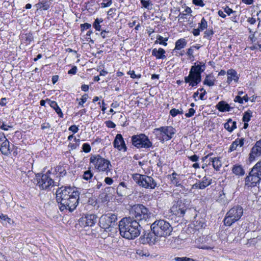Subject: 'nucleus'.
<instances>
[{"mask_svg": "<svg viewBox=\"0 0 261 261\" xmlns=\"http://www.w3.org/2000/svg\"><path fill=\"white\" fill-rule=\"evenodd\" d=\"M176 175H177V174L175 173V172H173L172 174V177H171V181L175 185H176V186H179L180 184L179 183V181H178V180L176 178Z\"/></svg>", "mask_w": 261, "mask_h": 261, "instance_id": "nucleus-35", "label": "nucleus"}, {"mask_svg": "<svg viewBox=\"0 0 261 261\" xmlns=\"http://www.w3.org/2000/svg\"><path fill=\"white\" fill-rule=\"evenodd\" d=\"M131 140L132 144L138 148H149L152 146V143L144 134L134 135L132 137Z\"/></svg>", "mask_w": 261, "mask_h": 261, "instance_id": "nucleus-8", "label": "nucleus"}, {"mask_svg": "<svg viewBox=\"0 0 261 261\" xmlns=\"http://www.w3.org/2000/svg\"><path fill=\"white\" fill-rule=\"evenodd\" d=\"M165 50L162 48H154L152 51V55L155 57L156 59H165L166 58Z\"/></svg>", "mask_w": 261, "mask_h": 261, "instance_id": "nucleus-21", "label": "nucleus"}, {"mask_svg": "<svg viewBox=\"0 0 261 261\" xmlns=\"http://www.w3.org/2000/svg\"><path fill=\"white\" fill-rule=\"evenodd\" d=\"M129 218L137 222H146L151 218V213L142 204L134 205L129 211Z\"/></svg>", "mask_w": 261, "mask_h": 261, "instance_id": "nucleus-3", "label": "nucleus"}, {"mask_svg": "<svg viewBox=\"0 0 261 261\" xmlns=\"http://www.w3.org/2000/svg\"><path fill=\"white\" fill-rule=\"evenodd\" d=\"M59 76L58 75H54L52 77V82L54 84H55L58 80Z\"/></svg>", "mask_w": 261, "mask_h": 261, "instance_id": "nucleus-63", "label": "nucleus"}, {"mask_svg": "<svg viewBox=\"0 0 261 261\" xmlns=\"http://www.w3.org/2000/svg\"><path fill=\"white\" fill-rule=\"evenodd\" d=\"M261 180V176L252 173V171H250L249 175L245 178V186L248 187H255Z\"/></svg>", "mask_w": 261, "mask_h": 261, "instance_id": "nucleus-13", "label": "nucleus"}, {"mask_svg": "<svg viewBox=\"0 0 261 261\" xmlns=\"http://www.w3.org/2000/svg\"><path fill=\"white\" fill-rule=\"evenodd\" d=\"M187 44V42L184 38L178 39L175 43V49L177 50H180L181 48H184Z\"/></svg>", "mask_w": 261, "mask_h": 261, "instance_id": "nucleus-27", "label": "nucleus"}, {"mask_svg": "<svg viewBox=\"0 0 261 261\" xmlns=\"http://www.w3.org/2000/svg\"><path fill=\"white\" fill-rule=\"evenodd\" d=\"M238 146V142L237 140H236L232 143V144L230 147V150L231 151L236 150Z\"/></svg>", "mask_w": 261, "mask_h": 261, "instance_id": "nucleus-49", "label": "nucleus"}, {"mask_svg": "<svg viewBox=\"0 0 261 261\" xmlns=\"http://www.w3.org/2000/svg\"><path fill=\"white\" fill-rule=\"evenodd\" d=\"M252 173L261 176V161L258 162L251 169Z\"/></svg>", "mask_w": 261, "mask_h": 261, "instance_id": "nucleus-28", "label": "nucleus"}, {"mask_svg": "<svg viewBox=\"0 0 261 261\" xmlns=\"http://www.w3.org/2000/svg\"><path fill=\"white\" fill-rule=\"evenodd\" d=\"M205 67L204 64L203 65H197L192 66L190 69L189 74L185 77V82L186 83H189V85L192 87L198 85L201 80V73L204 71Z\"/></svg>", "mask_w": 261, "mask_h": 261, "instance_id": "nucleus-5", "label": "nucleus"}, {"mask_svg": "<svg viewBox=\"0 0 261 261\" xmlns=\"http://www.w3.org/2000/svg\"><path fill=\"white\" fill-rule=\"evenodd\" d=\"M261 155V139L257 141L252 148L249 153V160L250 162L254 161L256 157Z\"/></svg>", "mask_w": 261, "mask_h": 261, "instance_id": "nucleus-14", "label": "nucleus"}, {"mask_svg": "<svg viewBox=\"0 0 261 261\" xmlns=\"http://www.w3.org/2000/svg\"><path fill=\"white\" fill-rule=\"evenodd\" d=\"M224 12L227 13L228 15H230L231 13H232L233 11L232 10L228 7H226L225 8H224Z\"/></svg>", "mask_w": 261, "mask_h": 261, "instance_id": "nucleus-57", "label": "nucleus"}, {"mask_svg": "<svg viewBox=\"0 0 261 261\" xmlns=\"http://www.w3.org/2000/svg\"><path fill=\"white\" fill-rule=\"evenodd\" d=\"M210 160L212 162L213 167L216 170H219L220 168L222 166L221 162L219 158H210Z\"/></svg>", "mask_w": 261, "mask_h": 261, "instance_id": "nucleus-26", "label": "nucleus"}, {"mask_svg": "<svg viewBox=\"0 0 261 261\" xmlns=\"http://www.w3.org/2000/svg\"><path fill=\"white\" fill-rule=\"evenodd\" d=\"M193 3L197 6L200 7H203L205 4L202 0H193Z\"/></svg>", "mask_w": 261, "mask_h": 261, "instance_id": "nucleus-44", "label": "nucleus"}, {"mask_svg": "<svg viewBox=\"0 0 261 261\" xmlns=\"http://www.w3.org/2000/svg\"><path fill=\"white\" fill-rule=\"evenodd\" d=\"M83 150L85 152H89L91 150V147L88 143H84L83 145Z\"/></svg>", "mask_w": 261, "mask_h": 261, "instance_id": "nucleus-42", "label": "nucleus"}, {"mask_svg": "<svg viewBox=\"0 0 261 261\" xmlns=\"http://www.w3.org/2000/svg\"><path fill=\"white\" fill-rule=\"evenodd\" d=\"M141 3L144 7L148 9H150L149 6L150 3L149 2V0H141Z\"/></svg>", "mask_w": 261, "mask_h": 261, "instance_id": "nucleus-41", "label": "nucleus"}, {"mask_svg": "<svg viewBox=\"0 0 261 261\" xmlns=\"http://www.w3.org/2000/svg\"><path fill=\"white\" fill-rule=\"evenodd\" d=\"M69 130L72 132L74 133H76L78 132L79 128L75 125H72L69 128Z\"/></svg>", "mask_w": 261, "mask_h": 261, "instance_id": "nucleus-50", "label": "nucleus"}, {"mask_svg": "<svg viewBox=\"0 0 261 261\" xmlns=\"http://www.w3.org/2000/svg\"><path fill=\"white\" fill-rule=\"evenodd\" d=\"M81 89L84 91H87L89 89V86L87 85L84 84L82 86Z\"/></svg>", "mask_w": 261, "mask_h": 261, "instance_id": "nucleus-59", "label": "nucleus"}, {"mask_svg": "<svg viewBox=\"0 0 261 261\" xmlns=\"http://www.w3.org/2000/svg\"><path fill=\"white\" fill-rule=\"evenodd\" d=\"M117 215L113 213H108L100 217L99 225L106 231L110 232L117 225Z\"/></svg>", "mask_w": 261, "mask_h": 261, "instance_id": "nucleus-6", "label": "nucleus"}, {"mask_svg": "<svg viewBox=\"0 0 261 261\" xmlns=\"http://www.w3.org/2000/svg\"><path fill=\"white\" fill-rule=\"evenodd\" d=\"M144 175H141V174H133V178L134 179V180L138 185L140 186L141 185V181H142V176H143Z\"/></svg>", "mask_w": 261, "mask_h": 261, "instance_id": "nucleus-32", "label": "nucleus"}, {"mask_svg": "<svg viewBox=\"0 0 261 261\" xmlns=\"http://www.w3.org/2000/svg\"><path fill=\"white\" fill-rule=\"evenodd\" d=\"M243 214V208L240 205H236L231 208L226 214L224 219V223L226 226H230L238 221Z\"/></svg>", "mask_w": 261, "mask_h": 261, "instance_id": "nucleus-7", "label": "nucleus"}, {"mask_svg": "<svg viewBox=\"0 0 261 261\" xmlns=\"http://www.w3.org/2000/svg\"><path fill=\"white\" fill-rule=\"evenodd\" d=\"M88 98V95L87 94H85L82 96L81 98V101L79 102V105L80 106H83V104L86 102Z\"/></svg>", "mask_w": 261, "mask_h": 261, "instance_id": "nucleus-45", "label": "nucleus"}, {"mask_svg": "<svg viewBox=\"0 0 261 261\" xmlns=\"http://www.w3.org/2000/svg\"><path fill=\"white\" fill-rule=\"evenodd\" d=\"M187 205L181 200L174 201L170 208L171 213L176 216H183L187 209Z\"/></svg>", "mask_w": 261, "mask_h": 261, "instance_id": "nucleus-11", "label": "nucleus"}, {"mask_svg": "<svg viewBox=\"0 0 261 261\" xmlns=\"http://www.w3.org/2000/svg\"><path fill=\"white\" fill-rule=\"evenodd\" d=\"M136 254L141 257H148L150 255V254L147 250L138 249L136 250Z\"/></svg>", "mask_w": 261, "mask_h": 261, "instance_id": "nucleus-30", "label": "nucleus"}, {"mask_svg": "<svg viewBox=\"0 0 261 261\" xmlns=\"http://www.w3.org/2000/svg\"><path fill=\"white\" fill-rule=\"evenodd\" d=\"M127 188L125 186L124 182H121L119 184L116 190L117 194L120 196H124L126 195Z\"/></svg>", "mask_w": 261, "mask_h": 261, "instance_id": "nucleus-23", "label": "nucleus"}, {"mask_svg": "<svg viewBox=\"0 0 261 261\" xmlns=\"http://www.w3.org/2000/svg\"><path fill=\"white\" fill-rule=\"evenodd\" d=\"M50 127V125L49 123H44L43 124H42L41 125V128L42 129H44L45 128H49Z\"/></svg>", "mask_w": 261, "mask_h": 261, "instance_id": "nucleus-62", "label": "nucleus"}, {"mask_svg": "<svg viewBox=\"0 0 261 261\" xmlns=\"http://www.w3.org/2000/svg\"><path fill=\"white\" fill-rule=\"evenodd\" d=\"M199 26L200 27L201 29H206L207 27V23L204 18H202L201 20V22L199 23Z\"/></svg>", "mask_w": 261, "mask_h": 261, "instance_id": "nucleus-40", "label": "nucleus"}, {"mask_svg": "<svg viewBox=\"0 0 261 261\" xmlns=\"http://www.w3.org/2000/svg\"><path fill=\"white\" fill-rule=\"evenodd\" d=\"M76 71L77 67L74 66L68 71V73L69 74H75L76 73Z\"/></svg>", "mask_w": 261, "mask_h": 261, "instance_id": "nucleus-51", "label": "nucleus"}, {"mask_svg": "<svg viewBox=\"0 0 261 261\" xmlns=\"http://www.w3.org/2000/svg\"><path fill=\"white\" fill-rule=\"evenodd\" d=\"M150 227L153 233L159 237L168 236L172 231V227L170 223L164 220L155 221Z\"/></svg>", "mask_w": 261, "mask_h": 261, "instance_id": "nucleus-4", "label": "nucleus"}, {"mask_svg": "<svg viewBox=\"0 0 261 261\" xmlns=\"http://www.w3.org/2000/svg\"><path fill=\"white\" fill-rule=\"evenodd\" d=\"M174 260L175 261H195L194 259L187 257H176L174 258Z\"/></svg>", "mask_w": 261, "mask_h": 261, "instance_id": "nucleus-39", "label": "nucleus"}, {"mask_svg": "<svg viewBox=\"0 0 261 261\" xmlns=\"http://www.w3.org/2000/svg\"><path fill=\"white\" fill-rule=\"evenodd\" d=\"M234 101L235 102H238L240 103H243V98L240 95H238L235 97Z\"/></svg>", "mask_w": 261, "mask_h": 261, "instance_id": "nucleus-55", "label": "nucleus"}, {"mask_svg": "<svg viewBox=\"0 0 261 261\" xmlns=\"http://www.w3.org/2000/svg\"><path fill=\"white\" fill-rule=\"evenodd\" d=\"M0 218L4 221H7L9 223H11V222L12 221L11 219L9 218L7 215L2 214L0 215Z\"/></svg>", "mask_w": 261, "mask_h": 261, "instance_id": "nucleus-48", "label": "nucleus"}, {"mask_svg": "<svg viewBox=\"0 0 261 261\" xmlns=\"http://www.w3.org/2000/svg\"><path fill=\"white\" fill-rule=\"evenodd\" d=\"M0 150L4 155H8L10 154L11 148L10 146V143L7 139L1 144Z\"/></svg>", "mask_w": 261, "mask_h": 261, "instance_id": "nucleus-20", "label": "nucleus"}, {"mask_svg": "<svg viewBox=\"0 0 261 261\" xmlns=\"http://www.w3.org/2000/svg\"><path fill=\"white\" fill-rule=\"evenodd\" d=\"M141 228L138 222L129 217L123 218L119 222L120 234L126 239L133 240L138 237L140 234Z\"/></svg>", "mask_w": 261, "mask_h": 261, "instance_id": "nucleus-2", "label": "nucleus"}, {"mask_svg": "<svg viewBox=\"0 0 261 261\" xmlns=\"http://www.w3.org/2000/svg\"><path fill=\"white\" fill-rule=\"evenodd\" d=\"M188 158L192 162H196L198 160L199 157L197 155L194 154L189 156Z\"/></svg>", "mask_w": 261, "mask_h": 261, "instance_id": "nucleus-53", "label": "nucleus"}, {"mask_svg": "<svg viewBox=\"0 0 261 261\" xmlns=\"http://www.w3.org/2000/svg\"><path fill=\"white\" fill-rule=\"evenodd\" d=\"M113 145L114 146L117 148L119 150H123V151H125L127 149L124 139L121 134H119L116 135L113 142Z\"/></svg>", "mask_w": 261, "mask_h": 261, "instance_id": "nucleus-16", "label": "nucleus"}, {"mask_svg": "<svg viewBox=\"0 0 261 261\" xmlns=\"http://www.w3.org/2000/svg\"><path fill=\"white\" fill-rule=\"evenodd\" d=\"M217 109L220 112L229 111L230 107L225 101H221L216 105Z\"/></svg>", "mask_w": 261, "mask_h": 261, "instance_id": "nucleus-22", "label": "nucleus"}, {"mask_svg": "<svg viewBox=\"0 0 261 261\" xmlns=\"http://www.w3.org/2000/svg\"><path fill=\"white\" fill-rule=\"evenodd\" d=\"M154 133L162 141L169 140L175 134L174 128L172 126L161 127L155 128Z\"/></svg>", "mask_w": 261, "mask_h": 261, "instance_id": "nucleus-10", "label": "nucleus"}, {"mask_svg": "<svg viewBox=\"0 0 261 261\" xmlns=\"http://www.w3.org/2000/svg\"><path fill=\"white\" fill-rule=\"evenodd\" d=\"M90 161L94 165L96 168L101 171L108 172L110 170L109 166H111L108 160L101 158L99 155L92 156Z\"/></svg>", "mask_w": 261, "mask_h": 261, "instance_id": "nucleus-9", "label": "nucleus"}, {"mask_svg": "<svg viewBox=\"0 0 261 261\" xmlns=\"http://www.w3.org/2000/svg\"><path fill=\"white\" fill-rule=\"evenodd\" d=\"M91 27V25L90 23H85L84 24H82L81 25V30L83 31L84 30H87L90 28Z\"/></svg>", "mask_w": 261, "mask_h": 261, "instance_id": "nucleus-46", "label": "nucleus"}, {"mask_svg": "<svg viewBox=\"0 0 261 261\" xmlns=\"http://www.w3.org/2000/svg\"><path fill=\"white\" fill-rule=\"evenodd\" d=\"M214 34V32L212 30H207L204 32V37H208L212 36Z\"/></svg>", "mask_w": 261, "mask_h": 261, "instance_id": "nucleus-52", "label": "nucleus"}, {"mask_svg": "<svg viewBox=\"0 0 261 261\" xmlns=\"http://www.w3.org/2000/svg\"><path fill=\"white\" fill-rule=\"evenodd\" d=\"M212 183V179L210 177L204 176L202 181H198L193 185V188L204 189Z\"/></svg>", "mask_w": 261, "mask_h": 261, "instance_id": "nucleus-17", "label": "nucleus"}, {"mask_svg": "<svg viewBox=\"0 0 261 261\" xmlns=\"http://www.w3.org/2000/svg\"><path fill=\"white\" fill-rule=\"evenodd\" d=\"M48 100L49 101V106L55 110L56 113L60 117H63V114L61 109L59 107L57 103L55 101H51L50 100Z\"/></svg>", "mask_w": 261, "mask_h": 261, "instance_id": "nucleus-24", "label": "nucleus"}, {"mask_svg": "<svg viewBox=\"0 0 261 261\" xmlns=\"http://www.w3.org/2000/svg\"><path fill=\"white\" fill-rule=\"evenodd\" d=\"M227 83L228 84H230L232 81H234L235 82H238L239 76L237 71L235 70H234L233 69H229L227 71Z\"/></svg>", "mask_w": 261, "mask_h": 261, "instance_id": "nucleus-18", "label": "nucleus"}, {"mask_svg": "<svg viewBox=\"0 0 261 261\" xmlns=\"http://www.w3.org/2000/svg\"><path fill=\"white\" fill-rule=\"evenodd\" d=\"M195 111L194 110V109L193 108H190L189 110V112L188 113H186L185 114V116L187 117H190L191 116H192L194 113H195Z\"/></svg>", "mask_w": 261, "mask_h": 261, "instance_id": "nucleus-47", "label": "nucleus"}, {"mask_svg": "<svg viewBox=\"0 0 261 261\" xmlns=\"http://www.w3.org/2000/svg\"><path fill=\"white\" fill-rule=\"evenodd\" d=\"M105 181L107 184L111 185L113 183V180L112 178L107 177L105 178Z\"/></svg>", "mask_w": 261, "mask_h": 261, "instance_id": "nucleus-54", "label": "nucleus"}, {"mask_svg": "<svg viewBox=\"0 0 261 261\" xmlns=\"http://www.w3.org/2000/svg\"><path fill=\"white\" fill-rule=\"evenodd\" d=\"M231 119H229L228 121L224 124V128L227 129L228 132H231L233 130L232 126H231Z\"/></svg>", "mask_w": 261, "mask_h": 261, "instance_id": "nucleus-38", "label": "nucleus"}, {"mask_svg": "<svg viewBox=\"0 0 261 261\" xmlns=\"http://www.w3.org/2000/svg\"><path fill=\"white\" fill-rule=\"evenodd\" d=\"M141 182L140 186L145 188L154 189L157 185L156 181L152 177L145 175L142 176Z\"/></svg>", "mask_w": 261, "mask_h": 261, "instance_id": "nucleus-15", "label": "nucleus"}, {"mask_svg": "<svg viewBox=\"0 0 261 261\" xmlns=\"http://www.w3.org/2000/svg\"><path fill=\"white\" fill-rule=\"evenodd\" d=\"M107 126L110 128H114V127H115L116 125L113 122H112L111 121H108L107 122Z\"/></svg>", "mask_w": 261, "mask_h": 261, "instance_id": "nucleus-61", "label": "nucleus"}, {"mask_svg": "<svg viewBox=\"0 0 261 261\" xmlns=\"http://www.w3.org/2000/svg\"><path fill=\"white\" fill-rule=\"evenodd\" d=\"M247 21H248V22H249L251 24H253L255 23V22L256 21L255 18H254L253 17H249Z\"/></svg>", "mask_w": 261, "mask_h": 261, "instance_id": "nucleus-60", "label": "nucleus"}, {"mask_svg": "<svg viewBox=\"0 0 261 261\" xmlns=\"http://www.w3.org/2000/svg\"><path fill=\"white\" fill-rule=\"evenodd\" d=\"M252 117V112L250 111L245 112L243 115V121L244 122H248L250 121V118Z\"/></svg>", "mask_w": 261, "mask_h": 261, "instance_id": "nucleus-33", "label": "nucleus"}, {"mask_svg": "<svg viewBox=\"0 0 261 261\" xmlns=\"http://www.w3.org/2000/svg\"><path fill=\"white\" fill-rule=\"evenodd\" d=\"M37 177V185L42 190L46 189L54 185L53 180L47 174L40 175L38 174Z\"/></svg>", "mask_w": 261, "mask_h": 261, "instance_id": "nucleus-12", "label": "nucleus"}, {"mask_svg": "<svg viewBox=\"0 0 261 261\" xmlns=\"http://www.w3.org/2000/svg\"><path fill=\"white\" fill-rule=\"evenodd\" d=\"M79 193L70 187H62L56 191V200L60 204L61 211L68 210L72 212L77 206L79 199Z\"/></svg>", "mask_w": 261, "mask_h": 261, "instance_id": "nucleus-1", "label": "nucleus"}, {"mask_svg": "<svg viewBox=\"0 0 261 261\" xmlns=\"http://www.w3.org/2000/svg\"><path fill=\"white\" fill-rule=\"evenodd\" d=\"M103 20L100 19H99L98 18H97L95 20V21L93 23V27L97 31H100L101 29V25L99 24V23L101 22H102Z\"/></svg>", "mask_w": 261, "mask_h": 261, "instance_id": "nucleus-34", "label": "nucleus"}, {"mask_svg": "<svg viewBox=\"0 0 261 261\" xmlns=\"http://www.w3.org/2000/svg\"><path fill=\"white\" fill-rule=\"evenodd\" d=\"M93 176L92 173H91L90 170H88L84 172V174L83 175V177L84 179L88 180L90 179Z\"/></svg>", "mask_w": 261, "mask_h": 261, "instance_id": "nucleus-36", "label": "nucleus"}, {"mask_svg": "<svg viewBox=\"0 0 261 261\" xmlns=\"http://www.w3.org/2000/svg\"><path fill=\"white\" fill-rule=\"evenodd\" d=\"M200 91H203V92H201V93L200 94V99L201 100H203V97H204V95L206 94V92H205V90H204V89L203 88H201V89H199V90Z\"/></svg>", "mask_w": 261, "mask_h": 261, "instance_id": "nucleus-56", "label": "nucleus"}, {"mask_svg": "<svg viewBox=\"0 0 261 261\" xmlns=\"http://www.w3.org/2000/svg\"><path fill=\"white\" fill-rule=\"evenodd\" d=\"M97 216L94 214H89L84 218H82V221L85 222L87 226H92L96 222Z\"/></svg>", "mask_w": 261, "mask_h": 261, "instance_id": "nucleus-19", "label": "nucleus"}, {"mask_svg": "<svg viewBox=\"0 0 261 261\" xmlns=\"http://www.w3.org/2000/svg\"><path fill=\"white\" fill-rule=\"evenodd\" d=\"M127 73L130 75V77L133 79L135 78H140L141 77V74H136L135 73V71L134 70H129Z\"/></svg>", "mask_w": 261, "mask_h": 261, "instance_id": "nucleus-43", "label": "nucleus"}, {"mask_svg": "<svg viewBox=\"0 0 261 261\" xmlns=\"http://www.w3.org/2000/svg\"><path fill=\"white\" fill-rule=\"evenodd\" d=\"M193 48L191 47L188 49L187 55L190 57H193Z\"/></svg>", "mask_w": 261, "mask_h": 261, "instance_id": "nucleus-58", "label": "nucleus"}, {"mask_svg": "<svg viewBox=\"0 0 261 261\" xmlns=\"http://www.w3.org/2000/svg\"><path fill=\"white\" fill-rule=\"evenodd\" d=\"M193 34L196 36L199 35V32H198V30L197 29H194L192 31Z\"/></svg>", "mask_w": 261, "mask_h": 261, "instance_id": "nucleus-64", "label": "nucleus"}, {"mask_svg": "<svg viewBox=\"0 0 261 261\" xmlns=\"http://www.w3.org/2000/svg\"><path fill=\"white\" fill-rule=\"evenodd\" d=\"M215 80L213 76H212L210 75H206L205 79L203 81V84L204 85H206L208 86H214L215 84Z\"/></svg>", "mask_w": 261, "mask_h": 261, "instance_id": "nucleus-29", "label": "nucleus"}, {"mask_svg": "<svg viewBox=\"0 0 261 261\" xmlns=\"http://www.w3.org/2000/svg\"><path fill=\"white\" fill-rule=\"evenodd\" d=\"M232 172L237 175H244L245 171L240 165H234L232 169Z\"/></svg>", "mask_w": 261, "mask_h": 261, "instance_id": "nucleus-25", "label": "nucleus"}, {"mask_svg": "<svg viewBox=\"0 0 261 261\" xmlns=\"http://www.w3.org/2000/svg\"><path fill=\"white\" fill-rule=\"evenodd\" d=\"M168 40V38H164L161 36H158L157 37V40L155 41V43H159L160 44L163 45L164 46H166L167 43L166 42Z\"/></svg>", "mask_w": 261, "mask_h": 261, "instance_id": "nucleus-31", "label": "nucleus"}, {"mask_svg": "<svg viewBox=\"0 0 261 261\" xmlns=\"http://www.w3.org/2000/svg\"><path fill=\"white\" fill-rule=\"evenodd\" d=\"M182 113L183 112L182 109H180V110H179L176 109H172L170 111V114L173 117L176 116L178 114H182Z\"/></svg>", "mask_w": 261, "mask_h": 261, "instance_id": "nucleus-37", "label": "nucleus"}]
</instances>
